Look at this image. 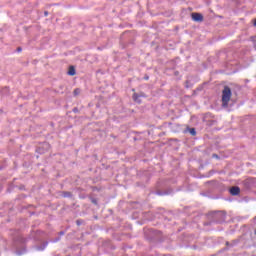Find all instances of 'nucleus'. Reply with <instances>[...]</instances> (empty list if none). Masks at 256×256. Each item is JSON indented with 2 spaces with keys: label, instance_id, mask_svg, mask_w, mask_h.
Returning <instances> with one entry per match:
<instances>
[{
  "label": "nucleus",
  "instance_id": "f257e3e1",
  "mask_svg": "<svg viewBox=\"0 0 256 256\" xmlns=\"http://www.w3.org/2000/svg\"><path fill=\"white\" fill-rule=\"evenodd\" d=\"M233 93L231 92V88L229 86H225L222 91V107L227 109L229 107V102L231 101V96Z\"/></svg>",
  "mask_w": 256,
  "mask_h": 256
},
{
  "label": "nucleus",
  "instance_id": "f03ea898",
  "mask_svg": "<svg viewBox=\"0 0 256 256\" xmlns=\"http://www.w3.org/2000/svg\"><path fill=\"white\" fill-rule=\"evenodd\" d=\"M191 17L192 20L196 21L197 23H201V21H203V15L200 13H192Z\"/></svg>",
  "mask_w": 256,
  "mask_h": 256
},
{
  "label": "nucleus",
  "instance_id": "7ed1b4c3",
  "mask_svg": "<svg viewBox=\"0 0 256 256\" xmlns=\"http://www.w3.org/2000/svg\"><path fill=\"white\" fill-rule=\"evenodd\" d=\"M240 191H241V190H240L239 187H237V186H234V187L230 188V193H231L232 195H239Z\"/></svg>",
  "mask_w": 256,
  "mask_h": 256
},
{
  "label": "nucleus",
  "instance_id": "20e7f679",
  "mask_svg": "<svg viewBox=\"0 0 256 256\" xmlns=\"http://www.w3.org/2000/svg\"><path fill=\"white\" fill-rule=\"evenodd\" d=\"M68 75H70L71 77H73V75H75V68L73 66L69 67Z\"/></svg>",
  "mask_w": 256,
  "mask_h": 256
},
{
  "label": "nucleus",
  "instance_id": "39448f33",
  "mask_svg": "<svg viewBox=\"0 0 256 256\" xmlns=\"http://www.w3.org/2000/svg\"><path fill=\"white\" fill-rule=\"evenodd\" d=\"M133 99L136 101V103H141V95L134 94Z\"/></svg>",
  "mask_w": 256,
  "mask_h": 256
},
{
  "label": "nucleus",
  "instance_id": "423d86ee",
  "mask_svg": "<svg viewBox=\"0 0 256 256\" xmlns=\"http://www.w3.org/2000/svg\"><path fill=\"white\" fill-rule=\"evenodd\" d=\"M189 133L192 134L193 136H195L197 134V132H195V128H191L189 130Z\"/></svg>",
  "mask_w": 256,
  "mask_h": 256
},
{
  "label": "nucleus",
  "instance_id": "0eeeda50",
  "mask_svg": "<svg viewBox=\"0 0 256 256\" xmlns=\"http://www.w3.org/2000/svg\"><path fill=\"white\" fill-rule=\"evenodd\" d=\"M79 93H81V90H80V89L74 90V95H79Z\"/></svg>",
  "mask_w": 256,
  "mask_h": 256
},
{
  "label": "nucleus",
  "instance_id": "6e6552de",
  "mask_svg": "<svg viewBox=\"0 0 256 256\" xmlns=\"http://www.w3.org/2000/svg\"><path fill=\"white\" fill-rule=\"evenodd\" d=\"M42 147H43V149H49V144L48 143H44Z\"/></svg>",
  "mask_w": 256,
  "mask_h": 256
},
{
  "label": "nucleus",
  "instance_id": "1a4fd4ad",
  "mask_svg": "<svg viewBox=\"0 0 256 256\" xmlns=\"http://www.w3.org/2000/svg\"><path fill=\"white\" fill-rule=\"evenodd\" d=\"M44 15H45V17H47V15H49V12H44Z\"/></svg>",
  "mask_w": 256,
  "mask_h": 256
},
{
  "label": "nucleus",
  "instance_id": "9d476101",
  "mask_svg": "<svg viewBox=\"0 0 256 256\" xmlns=\"http://www.w3.org/2000/svg\"><path fill=\"white\" fill-rule=\"evenodd\" d=\"M213 157H217V155H216V154H214V155H213Z\"/></svg>",
  "mask_w": 256,
  "mask_h": 256
},
{
  "label": "nucleus",
  "instance_id": "9b49d317",
  "mask_svg": "<svg viewBox=\"0 0 256 256\" xmlns=\"http://www.w3.org/2000/svg\"><path fill=\"white\" fill-rule=\"evenodd\" d=\"M18 51H21V48H18Z\"/></svg>",
  "mask_w": 256,
  "mask_h": 256
}]
</instances>
